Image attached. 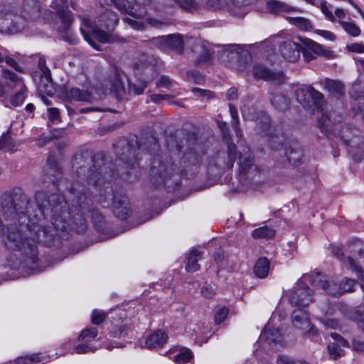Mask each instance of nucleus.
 Masks as SVG:
<instances>
[{"instance_id": "14", "label": "nucleus", "mask_w": 364, "mask_h": 364, "mask_svg": "<svg viewBox=\"0 0 364 364\" xmlns=\"http://www.w3.org/2000/svg\"><path fill=\"white\" fill-rule=\"evenodd\" d=\"M192 53L196 65L209 61L213 54L208 45L201 40L195 41L192 46Z\"/></svg>"}, {"instance_id": "13", "label": "nucleus", "mask_w": 364, "mask_h": 364, "mask_svg": "<svg viewBox=\"0 0 364 364\" xmlns=\"http://www.w3.org/2000/svg\"><path fill=\"white\" fill-rule=\"evenodd\" d=\"M42 6L39 0H23L20 9V18L26 22H34L41 16Z\"/></svg>"}, {"instance_id": "24", "label": "nucleus", "mask_w": 364, "mask_h": 364, "mask_svg": "<svg viewBox=\"0 0 364 364\" xmlns=\"http://www.w3.org/2000/svg\"><path fill=\"white\" fill-rule=\"evenodd\" d=\"M331 252L333 255H335L338 259L343 261L346 265H348V267L352 269L357 275L358 278L363 277V269L358 265L356 264L354 259L350 257H345L342 250L336 246H333L331 247Z\"/></svg>"}, {"instance_id": "48", "label": "nucleus", "mask_w": 364, "mask_h": 364, "mask_svg": "<svg viewBox=\"0 0 364 364\" xmlns=\"http://www.w3.org/2000/svg\"><path fill=\"white\" fill-rule=\"evenodd\" d=\"M193 358V353L189 350H185L174 356V362L178 364L188 363Z\"/></svg>"}, {"instance_id": "46", "label": "nucleus", "mask_w": 364, "mask_h": 364, "mask_svg": "<svg viewBox=\"0 0 364 364\" xmlns=\"http://www.w3.org/2000/svg\"><path fill=\"white\" fill-rule=\"evenodd\" d=\"M80 343L76 345L74 348V350L77 354L87 353L89 352L95 351V348L92 345L88 342L87 340L83 341H79Z\"/></svg>"}, {"instance_id": "51", "label": "nucleus", "mask_w": 364, "mask_h": 364, "mask_svg": "<svg viewBox=\"0 0 364 364\" xmlns=\"http://www.w3.org/2000/svg\"><path fill=\"white\" fill-rule=\"evenodd\" d=\"M107 317L105 312L100 310H94L91 316V322L95 325H99L102 323Z\"/></svg>"}, {"instance_id": "4", "label": "nucleus", "mask_w": 364, "mask_h": 364, "mask_svg": "<svg viewBox=\"0 0 364 364\" xmlns=\"http://www.w3.org/2000/svg\"><path fill=\"white\" fill-rule=\"evenodd\" d=\"M166 146L168 153L157 156L154 160L150 169V176L153 183L156 185L165 184L166 181L171 178L175 173H180V167L173 161V152H180L183 146L172 136L166 139Z\"/></svg>"}, {"instance_id": "55", "label": "nucleus", "mask_w": 364, "mask_h": 364, "mask_svg": "<svg viewBox=\"0 0 364 364\" xmlns=\"http://www.w3.org/2000/svg\"><path fill=\"white\" fill-rule=\"evenodd\" d=\"M58 15L59 16L62 22L65 24L66 27H68L73 21V17L71 11H63L58 14Z\"/></svg>"}, {"instance_id": "47", "label": "nucleus", "mask_w": 364, "mask_h": 364, "mask_svg": "<svg viewBox=\"0 0 364 364\" xmlns=\"http://www.w3.org/2000/svg\"><path fill=\"white\" fill-rule=\"evenodd\" d=\"M65 129H62L58 132V134H51L49 136H46L44 134L41 135L39 139L37 140V145L39 147H42L45 146L48 142L51 141L53 139L60 136L62 134L65 133Z\"/></svg>"}, {"instance_id": "56", "label": "nucleus", "mask_w": 364, "mask_h": 364, "mask_svg": "<svg viewBox=\"0 0 364 364\" xmlns=\"http://www.w3.org/2000/svg\"><path fill=\"white\" fill-rule=\"evenodd\" d=\"M172 86L173 82L166 75L161 76L159 80L156 82L157 87L170 89L172 87Z\"/></svg>"}, {"instance_id": "29", "label": "nucleus", "mask_w": 364, "mask_h": 364, "mask_svg": "<svg viewBox=\"0 0 364 364\" xmlns=\"http://www.w3.org/2000/svg\"><path fill=\"white\" fill-rule=\"evenodd\" d=\"M306 46L314 55H320L326 58H331L334 56L333 50L315 41H311Z\"/></svg>"}, {"instance_id": "30", "label": "nucleus", "mask_w": 364, "mask_h": 364, "mask_svg": "<svg viewBox=\"0 0 364 364\" xmlns=\"http://www.w3.org/2000/svg\"><path fill=\"white\" fill-rule=\"evenodd\" d=\"M124 151L119 153V151H116L117 154L119 159L129 166H134L136 159V150L134 148H132L128 144L124 147Z\"/></svg>"}, {"instance_id": "60", "label": "nucleus", "mask_w": 364, "mask_h": 364, "mask_svg": "<svg viewBox=\"0 0 364 364\" xmlns=\"http://www.w3.org/2000/svg\"><path fill=\"white\" fill-rule=\"evenodd\" d=\"M194 94L199 97H206L207 98H211L213 97V93L210 90H203L198 87H194L191 90Z\"/></svg>"}, {"instance_id": "33", "label": "nucleus", "mask_w": 364, "mask_h": 364, "mask_svg": "<svg viewBox=\"0 0 364 364\" xmlns=\"http://www.w3.org/2000/svg\"><path fill=\"white\" fill-rule=\"evenodd\" d=\"M262 336L269 344L277 343L282 341V333L278 328L267 327L262 333Z\"/></svg>"}, {"instance_id": "63", "label": "nucleus", "mask_w": 364, "mask_h": 364, "mask_svg": "<svg viewBox=\"0 0 364 364\" xmlns=\"http://www.w3.org/2000/svg\"><path fill=\"white\" fill-rule=\"evenodd\" d=\"M270 146L274 150H279L283 146L282 137H272L270 140Z\"/></svg>"}, {"instance_id": "15", "label": "nucleus", "mask_w": 364, "mask_h": 364, "mask_svg": "<svg viewBox=\"0 0 364 364\" xmlns=\"http://www.w3.org/2000/svg\"><path fill=\"white\" fill-rule=\"evenodd\" d=\"M282 56L289 62H296L300 58L301 46L291 41L282 42L279 46Z\"/></svg>"}, {"instance_id": "39", "label": "nucleus", "mask_w": 364, "mask_h": 364, "mask_svg": "<svg viewBox=\"0 0 364 364\" xmlns=\"http://www.w3.org/2000/svg\"><path fill=\"white\" fill-rule=\"evenodd\" d=\"M289 22L302 31H308L311 28L310 21L303 17H288Z\"/></svg>"}, {"instance_id": "34", "label": "nucleus", "mask_w": 364, "mask_h": 364, "mask_svg": "<svg viewBox=\"0 0 364 364\" xmlns=\"http://www.w3.org/2000/svg\"><path fill=\"white\" fill-rule=\"evenodd\" d=\"M40 70L41 72V84L43 83V80L46 81L44 90L42 91H44L48 95H52L53 92V87L50 70L48 67L40 69ZM41 86H42V85H41Z\"/></svg>"}, {"instance_id": "52", "label": "nucleus", "mask_w": 364, "mask_h": 364, "mask_svg": "<svg viewBox=\"0 0 364 364\" xmlns=\"http://www.w3.org/2000/svg\"><path fill=\"white\" fill-rule=\"evenodd\" d=\"M110 334L114 338H122L127 335V329L124 326L114 325L110 330Z\"/></svg>"}, {"instance_id": "38", "label": "nucleus", "mask_w": 364, "mask_h": 364, "mask_svg": "<svg viewBox=\"0 0 364 364\" xmlns=\"http://www.w3.org/2000/svg\"><path fill=\"white\" fill-rule=\"evenodd\" d=\"M47 174L53 177H56L58 173L61 172V168L57 163L56 159L53 156L48 158L47 166L46 167Z\"/></svg>"}, {"instance_id": "58", "label": "nucleus", "mask_w": 364, "mask_h": 364, "mask_svg": "<svg viewBox=\"0 0 364 364\" xmlns=\"http://www.w3.org/2000/svg\"><path fill=\"white\" fill-rule=\"evenodd\" d=\"M277 364H299L296 360L286 355H279L277 358Z\"/></svg>"}, {"instance_id": "1", "label": "nucleus", "mask_w": 364, "mask_h": 364, "mask_svg": "<svg viewBox=\"0 0 364 364\" xmlns=\"http://www.w3.org/2000/svg\"><path fill=\"white\" fill-rule=\"evenodd\" d=\"M32 203L21 188L6 191L1 196L0 207L6 219L15 220L7 228L6 246L14 251H23L34 264L38 261L37 243L50 245L58 231L67 228L69 213L64 208L60 220L58 211L65 208L60 196H48L43 191L35 194Z\"/></svg>"}, {"instance_id": "3", "label": "nucleus", "mask_w": 364, "mask_h": 364, "mask_svg": "<svg viewBox=\"0 0 364 364\" xmlns=\"http://www.w3.org/2000/svg\"><path fill=\"white\" fill-rule=\"evenodd\" d=\"M81 21L80 32L88 43L96 50H100L94 39L100 43L111 42L110 32L113 31L119 22L117 14L111 10H106L99 15L94 23L85 15H79Z\"/></svg>"}, {"instance_id": "32", "label": "nucleus", "mask_w": 364, "mask_h": 364, "mask_svg": "<svg viewBox=\"0 0 364 364\" xmlns=\"http://www.w3.org/2000/svg\"><path fill=\"white\" fill-rule=\"evenodd\" d=\"M269 261L265 257L259 258L254 267V273L259 278H265L269 271Z\"/></svg>"}, {"instance_id": "8", "label": "nucleus", "mask_w": 364, "mask_h": 364, "mask_svg": "<svg viewBox=\"0 0 364 364\" xmlns=\"http://www.w3.org/2000/svg\"><path fill=\"white\" fill-rule=\"evenodd\" d=\"M311 275L312 274L304 276L302 279L299 280L296 284L289 296V301L292 306L296 308H305L312 301L311 290L304 282V281H309L312 286L318 287L312 284L309 278Z\"/></svg>"}, {"instance_id": "25", "label": "nucleus", "mask_w": 364, "mask_h": 364, "mask_svg": "<svg viewBox=\"0 0 364 364\" xmlns=\"http://www.w3.org/2000/svg\"><path fill=\"white\" fill-rule=\"evenodd\" d=\"M168 336L161 330L156 331L146 339L145 345L149 349L162 348L167 342Z\"/></svg>"}, {"instance_id": "50", "label": "nucleus", "mask_w": 364, "mask_h": 364, "mask_svg": "<svg viewBox=\"0 0 364 364\" xmlns=\"http://www.w3.org/2000/svg\"><path fill=\"white\" fill-rule=\"evenodd\" d=\"M41 362V355L36 354H32L29 356L20 358L18 360V364H39Z\"/></svg>"}, {"instance_id": "12", "label": "nucleus", "mask_w": 364, "mask_h": 364, "mask_svg": "<svg viewBox=\"0 0 364 364\" xmlns=\"http://www.w3.org/2000/svg\"><path fill=\"white\" fill-rule=\"evenodd\" d=\"M296 100L305 108L309 107L308 101L311 98L314 105L321 111L323 112V102L324 100L323 95L319 91L315 90L311 86L306 87H301L296 90L295 92Z\"/></svg>"}, {"instance_id": "18", "label": "nucleus", "mask_w": 364, "mask_h": 364, "mask_svg": "<svg viewBox=\"0 0 364 364\" xmlns=\"http://www.w3.org/2000/svg\"><path fill=\"white\" fill-rule=\"evenodd\" d=\"M157 41L161 49L171 48L176 50L179 53L183 52V39L181 34L176 33L161 36Z\"/></svg>"}, {"instance_id": "10", "label": "nucleus", "mask_w": 364, "mask_h": 364, "mask_svg": "<svg viewBox=\"0 0 364 364\" xmlns=\"http://www.w3.org/2000/svg\"><path fill=\"white\" fill-rule=\"evenodd\" d=\"M157 60L154 56L142 55L138 63L134 65V72L139 80L146 82H151L157 73Z\"/></svg>"}, {"instance_id": "9", "label": "nucleus", "mask_w": 364, "mask_h": 364, "mask_svg": "<svg viewBox=\"0 0 364 364\" xmlns=\"http://www.w3.org/2000/svg\"><path fill=\"white\" fill-rule=\"evenodd\" d=\"M25 28L23 21L12 8L0 9V29L10 33H16Z\"/></svg>"}, {"instance_id": "22", "label": "nucleus", "mask_w": 364, "mask_h": 364, "mask_svg": "<svg viewBox=\"0 0 364 364\" xmlns=\"http://www.w3.org/2000/svg\"><path fill=\"white\" fill-rule=\"evenodd\" d=\"M117 6L119 10L129 14L132 17H133V18H126L124 19L130 26L136 30H143L144 28V23L136 19V16L133 13V9L131 8L130 3L128 1L119 0Z\"/></svg>"}, {"instance_id": "26", "label": "nucleus", "mask_w": 364, "mask_h": 364, "mask_svg": "<svg viewBox=\"0 0 364 364\" xmlns=\"http://www.w3.org/2000/svg\"><path fill=\"white\" fill-rule=\"evenodd\" d=\"M267 9L271 14H280L282 12H294L299 10L285 2L277 0H269L267 1Z\"/></svg>"}, {"instance_id": "2", "label": "nucleus", "mask_w": 364, "mask_h": 364, "mask_svg": "<svg viewBox=\"0 0 364 364\" xmlns=\"http://www.w3.org/2000/svg\"><path fill=\"white\" fill-rule=\"evenodd\" d=\"M72 167L75 170L77 179L70 189L71 208L61 194L60 196L65 203V211L69 213L68 226L64 230L70 228L77 232L86 230L85 217L91 215L92 220L100 222L102 215L93 208V200L89 196H92L93 200L105 207L109 205L107 201V193H109V183L105 180V171L107 166L102 162V158L97 154L93 159L86 157L82 154H76L72 160ZM53 195H55L54 193ZM64 207L62 211H58L60 220L63 218Z\"/></svg>"}, {"instance_id": "41", "label": "nucleus", "mask_w": 364, "mask_h": 364, "mask_svg": "<svg viewBox=\"0 0 364 364\" xmlns=\"http://www.w3.org/2000/svg\"><path fill=\"white\" fill-rule=\"evenodd\" d=\"M229 108H230V112L232 117V127L235 132L236 136L237 137H241L242 133L240 132V128H239V117L237 114V111L236 107L232 105V104H229Z\"/></svg>"}, {"instance_id": "62", "label": "nucleus", "mask_w": 364, "mask_h": 364, "mask_svg": "<svg viewBox=\"0 0 364 364\" xmlns=\"http://www.w3.org/2000/svg\"><path fill=\"white\" fill-rule=\"evenodd\" d=\"M146 22L151 26L156 28H161L167 24L156 18H148Z\"/></svg>"}, {"instance_id": "21", "label": "nucleus", "mask_w": 364, "mask_h": 364, "mask_svg": "<svg viewBox=\"0 0 364 364\" xmlns=\"http://www.w3.org/2000/svg\"><path fill=\"white\" fill-rule=\"evenodd\" d=\"M331 336L336 341L330 343L328 346V352L331 359L337 360L343 355V350L341 346L343 347L348 346L347 341L336 333H331Z\"/></svg>"}, {"instance_id": "40", "label": "nucleus", "mask_w": 364, "mask_h": 364, "mask_svg": "<svg viewBox=\"0 0 364 364\" xmlns=\"http://www.w3.org/2000/svg\"><path fill=\"white\" fill-rule=\"evenodd\" d=\"M147 85L148 82L144 81L143 80H139L137 83L129 82L128 92L130 95H141L144 92L145 88L147 87Z\"/></svg>"}, {"instance_id": "35", "label": "nucleus", "mask_w": 364, "mask_h": 364, "mask_svg": "<svg viewBox=\"0 0 364 364\" xmlns=\"http://www.w3.org/2000/svg\"><path fill=\"white\" fill-rule=\"evenodd\" d=\"M252 235L256 239H270L275 235V230L268 226H263L253 230Z\"/></svg>"}, {"instance_id": "7", "label": "nucleus", "mask_w": 364, "mask_h": 364, "mask_svg": "<svg viewBox=\"0 0 364 364\" xmlns=\"http://www.w3.org/2000/svg\"><path fill=\"white\" fill-rule=\"evenodd\" d=\"M188 145H191L185 153L180 161V173L188 176V172L193 173L202 161V152L197 143L196 138L193 134L186 139Z\"/></svg>"}, {"instance_id": "44", "label": "nucleus", "mask_w": 364, "mask_h": 364, "mask_svg": "<svg viewBox=\"0 0 364 364\" xmlns=\"http://www.w3.org/2000/svg\"><path fill=\"white\" fill-rule=\"evenodd\" d=\"M338 23L349 35L357 37L360 34V29L355 23L343 21H339Z\"/></svg>"}, {"instance_id": "23", "label": "nucleus", "mask_w": 364, "mask_h": 364, "mask_svg": "<svg viewBox=\"0 0 364 364\" xmlns=\"http://www.w3.org/2000/svg\"><path fill=\"white\" fill-rule=\"evenodd\" d=\"M291 321L293 325L297 328L306 330L310 327L309 313L304 308H296L293 311Z\"/></svg>"}, {"instance_id": "64", "label": "nucleus", "mask_w": 364, "mask_h": 364, "mask_svg": "<svg viewBox=\"0 0 364 364\" xmlns=\"http://www.w3.org/2000/svg\"><path fill=\"white\" fill-rule=\"evenodd\" d=\"M347 47L350 51L358 53H364V45L361 43H355L348 45Z\"/></svg>"}, {"instance_id": "43", "label": "nucleus", "mask_w": 364, "mask_h": 364, "mask_svg": "<svg viewBox=\"0 0 364 364\" xmlns=\"http://www.w3.org/2000/svg\"><path fill=\"white\" fill-rule=\"evenodd\" d=\"M285 154L287 157L288 161L293 166H298L300 164L301 157L303 156L300 149H290L289 151H286Z\"/></svg>"}, {"instance_id": "37", "label": "nucleus", "mask_w": 364, "mask_h": 364, "mask_svg": "<svg viewBox=\"0 0 364 364\" xmlns=\"http://www.w3.org/2000/svg\"><path fill=\"white\" fill-rule=\"evenodd\" d=\"M206 8L214 10L228 9L234 12L232 0H211Z\"/></svg>"}, {"instance_id": "49", "label": "nucleus", "mask_w": 364, "mask_h": 364, "mask_svg": "<svg viewBox=\"0 0 364 364\" xmlns=\"http://www.w3.org/2000/svg\"><path fill=\"white\" fill-rule=\"evenodd\" d=\"M358 326L364 333V321H360ZM353 349L358 352L364 353V341L359 338H354L353 341Z\"/></svg>"}, {"instance_id": "59", "label": "nucleus", "mask_w": 364, "mask_h": 364, "mask_svg": "<svg viewBox=\"0 0 364 364\" xmlns=\"http://www.w3.org/2000/svg\"><path fill=\"white\" fill-rule=\"evenodd\" d=\"M194 0H174V1L183 10L193 11L194 6H192L190 3Z\"/></svg>"}, {"instance_id": "17", "label": "nucleus", "mask_w": 364, "mask_h": 364, "mask_svg": "<svg viewBox=\"0 0 364 364\" xmlns=\"http://www.w3.org/2000/svg\"><path fill=\"white\" fill-rule=\"evenodd\" d=\"M320 85L323 90L327 92L331 97L340 99L346 94L345 85L341 80L325 78L320 82Z\"/></svg>"}, {"instance_id": "36", "label": "nucleus", "mask_w": 364, "mask_h": 364, "mask_svg": "<svg viewBox=\"0 0 364 364\" xmlns=\"http://www.w3.org/2000/svg\"><path fill=\"white\" fill-rule=\"evenodd\" d=\"M110 91L114 92L117 97L122 96L124 92V86L118 74H114L110 82Z\"/></svg>"}, {"instance_id": "5", "label": "nucleus", "mask_w": 364, "mask_h": 364, "mask_svg": "<svg viewBox=\"0 0 364 364\" xmlns=\"http://www.w3.org/2000/svg\"><path fill=\"white\" fill-rule=\"evenodd\" d=\"M226 144L228 145L227 149V160L221 159L218 155L215 160V166L219 168L230 169L233 167L234 163L238 152V165L240 166V173L245 175L246 171H248L253 165V156L250 152V149L246 144H241L239 146V150H237L236 146L228 138Z\"/></svg>"}, {"instance_id": "57", "label": "nucleus", "mask_w": 364, "mask_h": 364, "mask_svg": "<svg viewBox=\"0 0 364 364\" xmlns=\"http://www.w3.org/2000/svg\"><path fill=\"white\" fill-rule=\"evenodd\" d=\"M51 7L56 11L57 14H59L65 11L64 9L66 7V1L65 0H53Z\"/></svg>"}, {"instance_id": "6", "label": "nucleus", "mask_w": 364, "mask_h": 364, "mask_svg": "<svg viewBox=\"0 0 364 364\" xmlns=\"http://www.w3.org/2000/svg\"><path fill=\"white\" fill-rule=\"evenodd\" d=\"M309 278L314 285L322 289L327 294L335 296H340L345 293L353 292L356 283L355 280L345 277L338 284L333 281H329L327 277L321 272H314Z\"/></svg>"}, {"instance_id": "27", "label": "nucleus", "mask_w": 364, "mask_h": 364, "mask_svg": "<svg viewBox=\"0 0 364 364\" xmlns=\"http://www.w3.org/2000/svg\"><path fill=\"white\" fill-rule=\"evenodd\" d=\"M203 252L198 249H193L190 251L188 257L186 270L188 272H195L199 269L200 265L198 264L199 259L202 258Z\"/></svg>"}, {"instance_id": "45", "label": "nucleus", "mask_w": 364, "mask_h": 364, "mask_svg": "<svg viewBox=\"0 0 364 364\" xmlns=\"http://www.w3.org/2000/svg\"><path fill=\"white\" fill-rule=\"evenodd\" d=\"M98 334V331L95 327H91L82 330L80 334L78 336V341H83L87 340L90 342V339L95 338Z\"/></svg>"}, {"instance_id": "53", "label": "nucleus", "mask_w": 364, "mask_h": 364, "mask_svg": "<svg viewBox=\"0 0 364 364\" xmlns=\"http://www.w3.org/2000/svg\"><path fill=\"white\" fill-rule=\"evenodd\" d=\"M201 295L205 298H212L215 294L214 288L210 284L205 282L200 290Z\"/></svg>"}, {"instance_id": "16", "label": "nucleus", "mask_w": 364, "mask_h": 364, "mask_svg": "<svg viewBox=\"0 0 364 364\" xmlns=\"http://www.w3.org/2000/svg\"><path fill=\"white\" fill-rule=\"evenodd\" d=\"M112 210L114 214L121 220H125L129 215V203L125 195L115 193L113 196Z\"/></svg>"}, {"instance_id": "11", "label": "nucleus", "mask_w": 364, "mask_h": 364, "mask_svg": "<svg viewBox=\"0 0 364 364\" xmlns=\"http://www.w3.org/2000/svg\"><path fill=\"white\" fill-rule=\"evenodd\" d=\"M2 77L4 78L9 86L19 87L20 90L11 97V103L15 107L21 105L26 97L27 91V88L21 77L7 69H4L2 70Z\"/></svg>"}, {"instance_id": "61", "label": "nucleus", "mask_w": 364, "mask_h": 364, "mask_svg": "<svg viewBox=\"0 0 364 364\" xmlns=\"http://www.w3.org/2000/svg\"><path fill=\"white\" fill-rule=\"evenodd\" d=\"M318 35L322 36L325 39L329 40V41H334L336 39V36L329 31L326 30H320L317 29L315 31Z\"/></svg>"}, {"instance_id": "28", "label": "nucleus", "mask_w": 364, "mask_h": 364, "mask_svg": "<svg viewBox=\"0 0 364 364\" xmlns=\"http://www.w3.org/2000/svg\"><path fill=\"white\" fill-rule=\"evenodd\" d=\"M270 102L272 106L279 111H285L288 109L289 105V99L279 92L272 93Z\"/></svg>"}, {"instance_id": "42", "label": "nucleus", "mask_w": 364, "mask_h": 364, "mask_svg": "<svg viewBox=\"0 0 364 364\" xmlns=\"http://www.w3.org/2000/svg\"><path fill=\"white\" fill-rule=\"evenodd\" d=\"M14 142L11 134H4L0 139V149L13 152L14 151Z\"/></svg>"}, {"instance_id": "20", "label": "nucleus", "mask_w": 364, "mask_h": 364, "mask_svg": "<svg viewBox=\"0 0 364 364\" xmlns=\"http://www.w3.org/2000/svg\"><path fill=\"white\" fill-rule=\"evenodd\" d=\"M253 74L256 78L273 82H279L282 78L280 73L273 72L261 64L254 65Z\"/></svg>"}, {"instance_id": "54", "label": "nucleus", "mask_w": 364, "mask_h": 364, "mask_svg": "<svg viewBox=\"0 0 364 364\" xmlns=\"http://www.w3.org/2000/svg\"><path fill=\"white\" fill-rule=\"evenodd\" d=\"M229 310L226 307H222L218 309L215 315V322L216 324H220L227 317Z\"/></svg>"}, {"instance_id": "19", "label": "nucleus", "mask_w": 364, "mask_h": 364, "mask_svg": "<svg viewBox=\"0 0 364 364\" xmlns=\"http://www.w3.org/2000/svg\"><path fill=\"white\" fill-rule=\"evenodd\" d=\"M339 136L346 145L352 147L359 145L361 141L358 129L348 125H344L341 128Z\"/></svg>"}, {"instance_id": "31", "label": "nucleus", "mask_w": 364, "mask_h": 364, "mask_svg": "<svg viewBox=\"0 0 364 364\" xmlns=\"http://www.w3.org/2000/svg\"><path fill=\"white\" fill-rule=\"evenodd\" d=\"M67 96L71 100L81 102H90L92 99L90 92L77 87H72L67 92Z\"/></svg>"}]
</instances>
